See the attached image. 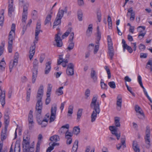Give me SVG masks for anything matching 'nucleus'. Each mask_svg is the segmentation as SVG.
<instances>
[{"label": "nucleus", "instance_id": "4c0bfd02", "mask_svg": "<svg viewBox=\"0 0 152 152\" xmlns=\"http://www.w3.org/2000/svg\"><path fill=\"white\" fill-rule=\"evenodd\" d=\"M64 11L63 10L59 9L56 17L61 19L64 15Z\"/></svg>", "mask_w": 152, "mask_h": 152}, {"label": "nucleus", "instance_id": "f03ea898", "mask_svg": "<svg viewBox=\"0 0 152 152\" xmlns=\"http://www.w3.org/2000/svg\"><path fill=\"white\" fill-rule=\"evenodd\" d=\"M41 25L40 21L38 20L37 22L35 30V39L33 42L34 45L30 47L29 52V57L30 60H32L35 53L36 45L37 43L39 40L38 35L40 32H42V31L41 30Z\"/></svg>", "mask_w": 152, "mask_h": 152}, {"label": "nucleus", "instance_id": "58836bf2", "mask_svg": "<svg viewBox=\"0 0 152 152\" xmlns=\"http://www.w3.org/2000/svg\"><path fill=\"white\" fill-rule=\"evenodd\" d=\"M61 23V19L56 17V20H55L54 22V25L53 26V28H55L56 26H57L59 24H60Z\"/></svg>", "mask_w": 152, "mask_h": 152}, {"label": "nucleus", "instance_id": "37998d69", "mask_svg": "<svg viewBox=\"0 0 152 152\" xmlns=\"http://www.w3.org/2000/svg\"><path fill=\"white\" fill-rule=\"evenodd\" d=\"M108 50L109 55L111 59L112 60L114 55L113 47H112V49H110L109 48H108Z\"/></svg>", "mask_w": 152, "mask_h": 152}, {"label": "nucleus", "instance_id": "052dcab7", "mask_svg": "<svg viewBox=\"0 0 152 152\" xmlns=\"http://www.w3.org/2000/svg\"><path fill=\"white\" fill-rule=\"evenodd\" d=\"M90 91L89 89H86L85 94L86 98H87L89 97L90 95Z\"/></svg>", "mask_w": 152, "mask_h": 152}, {"label": "nucleus", "instance_id": "9d476101", "mask_svg": "<svg viewBox=\"0 0 152 152\" xmlns=\"http://www.w3.org/2000/svg\"><path fill=\"white\" fill-rule=\"evenodd\" d=\"M122 47L123 48V51H125V49L127 50L130 53H132L133 52V50L132 48L128 46L126 43L124 39L122 40Z\"/></svg>", "mask_w": 152, "mask_h": 152}, {"label": "nucleus", "instance_id": "b1692460", "mask_svg": "<svg viewBox=\"0 0 152 152\" xmlns=\"http://www.w3.org/2000/svg\"><path fill=\"white\" fill-rule=\"evenodd\" d=\"M133 148L135 152H140V147L136 141L133 142Z\"/></svg>", "mask_w": 152, "mask_h": 152}, {"label": "nucleus", "instance_id": "aec40b11", "mask_svg": "<svg viewBox=\"0 0 152 152\" xmlns=\"http://www.w3.org/2000/svg\"><path fill=\"white\" fill-rule=\"evenodd\" d=\"M52 62L50 61L47 62L45 64V74H48L51 69V64Z\"/></svg>", "mask_w": 152, "mask_h": 152}, {"label": "nucleus", "instance_id": "9b49d317", "mask_svg": "<svg viewBox=\"0 0 152 152\" xmlns=\"http://www.w3.org/2000/svg\"><path fill=\"white\" fill-rule=\"evenodd\" d=\"M27 7L25 6H24L22 16V22L23 23H25L27 19Z\"/></svg>", "mask_w": 152, "mask_h": 152}, {"label": "nucleus", "instance_id": "6e6d98bb", "mask_svg": "<svg viewBox=\"0 0 152 152\" xmlns=\"http://www.w3.org/2000/svg\"><path fill=\"white\" fill-rule=\"evenodd\" d=\"M74 46V43L73 42H71L69 44L67 48V49L69 50H70L73 49Z\"/></svg>", "mask_w": 152, "mask_h": 152}, {"label": "nucleus", "instance_id": "bf43d9fd", "mask_svg": "<svg viewBox=\"0 0 152 152\" xmlns=\"http://www.w3.org/2000/svg\"><path fill=\"white\" fill-rule=\"evenodd\" d=\"M109 86L112 88H115L116 86L115 82L113 81L110 82L108 83Z\"/></svg>", "mask_w": 152, "mask_h": 152}, {"label": "nucleus", "instance_id": "a18cd8bd", "mask_svg": "<svg viewBox=\"0 0 152 152\" xmlns=\"http://www.w3.org/2000/svg\"><path fill=\"white\" fill-rule=\"evenodd\" d=\"M8 50L10 53L12 52L13 42H8Z\"/></svg>", "mask_w": 152, "mask_h": 152}, {"label": "nucleus", "instance_id": "5fc2aeb1", "mask_svg": "<svg viewBox=\"0 0 152 152\" xmlns=\"http://www.w3.org/2000/svg\"><path fill=\"white\" fill-rule=\"evenodd\" d=\"M152 66V60H149L147 63L146 68L147 69L149 68Z\"/></svg>", "mask_w": 152, "mask_h": 152}, {"label": "nucleus", "instance_id": "6e6552de", "mask_svg": "<svg viewBox=\"0 0 152 152\" xmlns=\"http://www.w3.org/2000/svg\"><path fill=\"white\" fill-rule=\"evenodd\" d=\"M28 127L30 129H31L34 126V122L33 115V111L30 110L28 115Z\"/></svg>", "mask_w": 152, "mask_h": 152}, {"label": "nucleus", "instance_id": "3c124183", "mask_svg": "<svg viewBox=\"0 0 152 152\" xmlns=\"http://www.w3.org/2000/svg\"><path fill=\"white\" fill-rule=\"evenodd\" d=\"M4 50V44H2L0 46V56H1L3 53Z\"/></svg>", "mask_w": 152, "mask_h": 152}, {"label": "nucleus", "instance_id": "39448f33", "mask_svg": "<svg viewBox=\"0 0 152 152\" xmlns=\"http://www.w3.org/2000/svg\"><path fill=\"white\" fill-rule=\"evenodd\" d=\"M145 134L146 135L144 138L146 145V147L147 148H149L151 145L150 140L151 134L150 128L148 126L146 127Z\"/></svg>", "mask_w": 152, "mask_h": 152}, {"label": "nucleus", "instance_id": "f3484780", "mask_svg": "<svg viewBox=\"0 0 152 152\" xmlns=\"http://www.w3.org/2000/svg\"><path fill=\"white\" fill-rule=\"evenodd\" d=\"M43 86L41 85L40 86L38 90L37 97L38 99L41 100L43 95Z\"/></svg>", "mask_w": 152, "mask_h": 152}, {"label": "nucleus", "instance_id": "680f3d73", "mask_svg": "<svg viewBox=\"0 0 152 152\" xmlns=\"http://www.w3.org/2000/svg\"><path fill=\"white\" fill-rule=\"evenodd\" d=\"M63 61V59L62 58V55L59 56V58L58 60V64H60Z\"/></svg>", "mask_w": 152, "mask_h": 152}, {"label": "nucleus", "instance_id": "7ed1b4c3", "mask_svg": "<svg viewBox=\"0 0 152 152\" xmlns=\"http://www.w3.org/2000/svg\"><path fill=\"white\" fill-rule=\"evenodd\" d=\"M22 145L23 152H34V142L30 145L29 139L27 137H23Z\"/></svg>", "mask_w": 152, "mask_h": 152}, {"label": "nucleus", "instance_id": "c9c22d12", "mask_svg": "<svg viewBox=\"0 0 152 152\" xmlns=\"http://www.w3.org/2000/svg\"><path fill=\"white\" fill-rule=\"evenodd\" d=\"M60 140L59 137L58 135H55L51 137L50 140L52 141L57 142Z\"/></svg>", "mask_w": 152, "mask_h": 152}, {"label": "nucleus", "instance_id": "412c9836", "mask_svg": "<svg viewBox=\"0 0 152 152\" xmlns=\"http://www.w3.org/2000/svg\"><path fill=\"white\" fill-rule=\"evenodd\" d=\"M122 101V98L120 96H118L117 97L116 105L117 108L118 110H120L121 109Z\"/></svg>", "mask_w": 152, "mask_h": 152}, {"label": "nucleus", "instance_id": "e2e57ef3", "mask_svg": "<svg viewBox=\"0 0 152 152\" xmlns=\"http://www.w3.org/2000/svg\"><path fill=\"white\" fill-rule=\"evenodd\" d=\"M40 142L39 141L37 142L36 147V150L35 152H40Z\"/></svg>", "mask_w": 152, "mask_h": 152}, {"label": "nucleus", "instance_id": "e433bc0d", "mask_svg": "<svg viewBox=\"0 0 152 152\" xmlns=\"http://www.w3.org/2000/svg\"><path fill=\"white\" fill-rule=\"evenodd\" d=\"M52 87V85L51 84H48L46 95H50Z\"/></svg>", "mask_w": 152, "mask_h": 152}, {"label": "nucleus", "instance_id": "a19ab883", "mask_svg": "<svg viewBox=\"0 0 152 152\" xmlns=\"http://www.w3.org/2000/svg\"><path fill=\"white\" fill-rule=\"evenodd\" d=\"M20 144L19 143H16L15 145L14 152H20Z\"/></svg>", "mask_w": 152, "mask_h": 152}, {"label": "nucleus", "instance_id": "4468645a", "mask_svg": "<svg viewBox=\"0 0 152 152\" xmlns=\"http://www.w3.org/2000/svg\"><path fill=\"white\" fill-rule=\"evenodd\" d=\"M69 128V125L68 124L62 126L58 130L59 133L61 135L64 134L65 133H66L68 131Z\"/></svg>", "mask_w": 152, "mask_h": 152}, {"label": "nucleus", "instance_id": "a878e982", "mask_svg": "<svg viewBox=\"0 0 152 152\" xmlns=\"http://www.w3.org/2000/svg\"><path fill=\"white\" fill-rule=\"evenodd\" d=\"M4 10H1L0 11V26H2L3 24L4 16Z\"/></svg>", "mask_w": 152, "mask_h": 152}, {"label": "nucleus", "instance_id": "cd10ccee", "mask_svg": "<svg viewBox=\"0 0 152 152\" xmlns=\"http://www.w3.org/2000/svg\"><path fill=\"white\" fill-rule=\"evenodd\" d=\"M100 113H98L95 110L93 111L91 115V122H93L95 121L96 118H97V115L98 114H99Z\"/></svg>", "mask_w": 152, "mask_h": 152}, {"label": "nucleus", "instance_id": "4be33fe9", "mask_svg": "<svg viewBox=\"0 0 152 152\" xmlns=\"http://www.w3.org/2000/svg\"><path fill=\"white\" fill-rule=\"evenodd\" d=\"M33 75L32 76V82L34 83L36 81L37 74V69L34 68L32 69Z\"/></svg>", "mask_w": 152, "mask_h": 152}, {"label": "nucleus", "instance_id": "dca6fc26", "mask_svg": "<svg viewBox=\"0 0 152 152\" xmlns=\"http://www.w3.org/2000/svg\"><path fill=\"white\" fill-rule=\"evenodd\" d=\"M42 108V102L41 99H38L36 107V110L38 113L40 114Z\"/></svg>", "mask_w": 152, "mask_h": 152}, {"label": "nucleus", "instance_id": "473e14b6", "mask_svg": "<svg viewBox=\"0 0 152 152\" xmlns=\"http://www.w3.org/2000/svg\"><path fill=\"white\" fill-rule=\"evenodd\" d=\"M78 141L77 140H75L73 145L71 152H76L78 148Z\"/></svg>", "mask_w": 152, "mask_h": 152}, {"label": "nucleus", "instance_id": "79ce46f5", "mask_svg": "<svg viewBox=\"0 0 152 152\" xmlns=\"http://www.w3.org/2000/svg\"><path fill=\"white\" fill-rule=\"evenodd\" d=\"M115 124L116 126L119 127L120 126V118L118 117H116L115 118Z\"/></svg>", "mask_w": 152, "mask_h": 152}, {"label": "nucleus", "instance_id": "7c9ffc66", "mask_svg": "<svg viewBox=\"0 0 152 152\" xmlns=\"http://www.w3.org/2000/svg\"><path fill=\"white\" fill-rule=\"evenodd\" d=\"M107 41L108 42V48L110 49H112L113 45L112 40L110 36L108 35L107 37Z\"/></svg>", "mask_w": 152, "mask_h": 152}, {"label": "nucleus", "instance_id": "c756f323", "mask_svg": "<svg viewBox=\"0 0 152 152\" xmlns=\"http://www.w3.org/2000/svg\"><path fill=\"white\" fill-rule=\"evenodd\" d=\"M121 143L118 144L117 145V148L118 150H119L120 149L121 147L123 148H124L126 147V145L125 144V140L124 139L121 138Z\"/></svg>", "mask_w": 152, "mask_h": 152}, {"label": "nucleus", "instance_id": "423d86ee", "mask_svg": "<svg viewBox=\"0 0 152 152\" xmlns=\"http://www.w3.org/2000/svg\"><path fill=\"white\" fill-rule=\"evenodd\" d=\"M74 65L72 63L69 64L67 66L66 71V75L68 76H73L74 75Z\"/></svg>", "mask_w": 152, "mask_h": 152}, {"label": "nucleus", "instance_id": "0e129e2a", "mask_svg": "<svg viewBox=\"0 0 152 152\" xmlns=\"http://www.w3.org/2000/svg\"><path fill=\"white\" fill-rule=\"evenodd\" d=\"M47 98L46 99L45 104H48L50 102V95H46Z\"/></svg>", "mask_w": 152, "mask_h": 152}, {"label": "nucleus", "instance_id": "49530a36", "mask_svg": "<svg viewBox=\"0 0 152 152\" xmlns=\"http://www.w3.org/2000/svg\"><path fill=\"white\" fill-rule=\"evenodd\" d=\"M31 88H29L27 92L26 100L27 102L29 101L30 99V95L31 93Z\"/></svg>", "mask_w": 152, "mask_h": 152}, {"label": "nucleus", "instance_id": "69168bd1", "mask_svg": "<svg viewBox=\"0 0 152 152\" xmlns=\"http://www.w3.org/2000/svg\"><path fill=\"white\" fill-rule=\"evenodd\" d=\"M143 92L144 93V94L145 95V96L147 97V98L149 99V100L150 101V102L151 103H152V100L151 98L148 95V93L146 91V90H144V91H143Z\"/></svg>", "mask_w": 152, "mask_h": 152}, {"label": "nucleus", "instance_id": "6ab92c4d", "mask_svg": "<svg viewBox=\"0 0 152 152\" xmlns=\"http://www.w3.org/2000/svg\"><path fill=\"white\" fill-rule=\"evenodd\" d=\"M90 76L93 82L96 83L97 82L98 77L97 73L95 70L93 69L91 70Z\"/></svg>", "mask_w": 152, "mask_h": 152}, {"label": "nucleus", "instance_id": "ddd939ff", "mask_svg": "<svg viewBox=\"0 0 152 152\" xmlns=\"http://www.w3.org/2000/svg\"><path fill=\"white\" fill-rule=\"evenodd\" d=\"M8 6V14L9 16H11L12 13L14 10V7H13V0H9Z\"/></svg>", "mask_w": 152, "mask_h": 152}, {"label": "nucleus", "instance_id": "774afa93", "mask_svg": "<svg viewBox=\"0 0 152 152\" xmlns=\"http://www.w3.org/2000/svg\"><path fill=\"white\" fill-rule=\"evenodd\" d=\"M145 33H143V32L140 33L138 34V37L140 39H142L145 35Z\"/></svg>", "mask_w": 152, "mask_h": 152}, {"label": "nucleus", "instance_id": "338daca9", "mask_svg": "<svg viewBox=\"0 0 152 152\" xmlns=\"http://www.w3.org/2000/svg\"><path fill=\"white\" fill-rule=\"evenodd\" d=\"M74 33L73 32H72L71 33L70 35L69 36V40L71 42H73V39L74 38Z\"/></svg>", "mask_w": 152, "mask_h": 152}, {"label": "nucleus", "instance_id": "bb28decb", "mask_svg": "<svg viewBox=\"0 0 152 152\" xmlns=\"http://www.w3.org/2000/svg\"><path fill=\"white\" fill-rule=\"evenodd\" d=\"M4 118V123L5 124V128L7 129L8 126L9 122V116L7 113H5Z\"/></svg>", "mask_w": 152, "mask_h": 152}, {"label": "nucleus", "instance_id": "864d4df0", "mask_svg": "<svg viewBox=\"0 0 152 152\" xmlns=\"http://www.w3.org/2000/svg\"><path fill=\"white\" fill-rule=\"evenodd\" d=\"M65 133L66 138V139L71 138V137L72 136L73 134L72 132H69V131Z\"/></svg>", "mask_w": 152, "mask_h": 152}, {"label": "nucleus", "instance_id": "de8ad7c7", "mask_svg": "<svg viewBox=\"0 0 152 152\" xmlns=\"http://www.w3.org/2000/svg\"><path fill=\"white\" fill-rule=\"evenodd\" d=\"M83 111V109H79L77 112V120H79L81 118L82 115V113Z\"/></svg>", "mask_w": 152, "mask_h": 152}, {"label": "nucleus", "instance_id": "ea45409f", "mask_svg": "<svg viewBox=\"0 0 152 152\" xmlns=\"http://www.w3.org/2000/svg\"><path fill=\"white\" fill-rule=\"evenodd\" d=\"M73 106L72 105H70L68 108L67 115L71 116L73 113Z\"/></svg>", "mask_w": 152, "mask_h": 152}, {"label": "nucleus", "instance_id": "a211bd4d", "mask_svg": "<svg viewBox=\"0 0 152 152\" xmlns=\"http://www.w3.org/2000/svg\"><path fill=\"white\" fill-rule=\"evenodd\" d=\"M135 110L138 114L140 115V116H138L139 118H143L144 117V115L142 110L138 105L135 106Z\"/></svg>", "mask_w": 152, "mask_h": 152}, {"label": "nucleus", "instance_id": "1a4fd4ad", "mask_svg": "<svg viewBox=\"0 0 152 152\" xmlns=\"http://www.w3.org/2000/svg\"><path fill=\"white\" fill-rule=\"evenodd\" d=\"M109 129L112 134L115 135L117 137L118 140H119L120 137V134L117 133V128L115 126H110Z\"/></svg>", "mask_w": 152, "mask_h": 152}, {"label": "nucleus", "instance_id": "2eb2a0df", "mask_svg": "<svg viewBox=\"0 0 152 152\" xmlns=\"http://www.w3.org/2000/svg\"><path fill=\"white\" fill-rule=\"evenodd\" d=\"M0 102L1 104L3 107H4L5 103V92L4 91H2L0 89Z\"/></svg>", "mask_w": 152, "mask_h": 152}, {"label": "nucleus", "instance_id": "f704fd0d", "mask_svg": "<svg viewBox=\"0 0 152 152\" xmlns=\"http://www.w3.org/2000/svg\"><path fill=\"white\" fill-rule=\"evenodd\" d=\"M72 29V28L71 27H69L66 30V31L62 36V38L64 39L65 37H67L68 36L69 34L71 32Z\"/></svg>", "mask_w": 152, "mask_h": 152}, {"label": "nucleus", "instance_id": "13d9d810", "mask_svg": "<svg viewBox=\"0 0 152 152\" xmlns=\"http://www.w3.org/2000/svg\"><path fill=\"white\" fill-rule=\"evenodd\" d=\"M145 27L143 26H139L137 28V30L140 33H141L145 31Z\"/></svg>", "mask_w": 152, "mask_h": 152}, {"label": "nucleus", "instance_id": "f257e3e1", "mask_svg": "<svg viewBox=\"0 0 152 152\" xmlns=\"http://www.w3.org/2000/svg\"><path fill=\"white\" fill-rule=\"evenodd\" d=\"M56 105L54 104L51 107L50 116L49 113H48L45 115L43 120H41L39 119H37V121L38 124L41 125L42 127H44L47 125L49 120V123L54 121L56 118Z\"/></svg>", "mask_w": 152, "mask_h": 152}, {"label": "nucleus", "instance_id": "20e7f679", "mask_svg": "<svg viewBox=\"0 0 152 152\" xmlns=\"http://www.w3.org/2000/svg\"><path fill=\"white\" fill-rule=\"evenodd\" d=\"M98 96L97 95H94L92 99L90 104L91 107L93 108L94 110L96 111L98 113H100V110L99 108L100 103L98 100Z\"/></svg>", "mask_w": 152, "mask_h": 152}, {"label": "nucleus", "instance_id": "4d7b16f0", "mask_svg": "<svg viewBox=\"0 0 152 152\" xmlns=\"http://www.w3.org/2000/svg\"><path fill=\"white\" fill-rule=\"evenodd\" d=\"M105 68L107 74L108 78V79H110L111 77L110 70L108 67L107 66H105Z\"/></svg>", "mask_w": 152, "mask_h": 152}, {"label": "nucleus", "instance_id": "09e8293b", "mask_svg": "<svg viewBox=\"0 0 152 152\" xmlns=\"http://www.w3.org/2000/svg\"><path fill=\"white\" fill-rule=\"evenodd\" d=\"M80 129L78 127H75L73 129V133L76 134H78L80 132Z\"/></svg>", "mask_w": 152, "mask_h": 152}, {"label": "nucleus", "instance_id": "2f4dec72", "mask_svg": "<svg viewBox=\"0 0 152 152\" xmlns=\"http://www.w3.org/2000/svg\"><path fill=\"white\" fill-rule=\"evenodd\" d=\"M64 88L63 86H61L57 89L56 91V94L58 96H60L63 94V89Z\"/></svg>", "mask_w": 152, "mask_h": 152}, {"label": "nucleus", "instance_id": "c03bdc74", "mask_svg": "<svg viewBox=\"0 0 152 152\" xmlns=\"http://www.w3.org/2000/svg\"><path fill=\"white\" fill-rule=\"evenodd\" d=\"M7 137L6 132L5 130L2 131L1 134V140L3 141L6 139Z\"/></svg>", "mask_w": 152, "mask_h": 152}, {"label": "nucleus", "instance_id": "5701e85b", "mask_svg": "<svg viewBox=\"0 0 152 152\" xmlns=\"http://www.w3.org/2000/svg\"><path fill=\"white\" fill-rule=\"evenodd\" d=\"M18 61L16 60H14L13 61H11L9 64V69L10 72L12 71V69L13 67L16 66L18 63Z\"/></svg>", "mask_w": 152, "mask_h": 152}, {"label": "nucleus", "instance_id": "c85d7f7f", "mask_svg": "<svg viewBox=\"0 0 152 152\" xmlns=\"http://www.w3.org/2000/svg\"><path fill=\"white\" fill-rule=\"evenodd\" d=\"M6 66V64L3 58L0 62V69L2 71H4Z\"/></svg>", "mask_w": 152, "mask_h": 152}, {"label": "nucleus", "instance_id": "603ef678", "mask_svg": "<svg viewBox=\"0 0 152 152\" xmlns=\"http://www.w3.org/2000/svg\"><path fill=\"white\" fill-rule=\"evenodd\" d=\"M107 21L108 23V26L109 28H111L112 26V22L111 17L108 16Z\"/></svg>", "mask_w": 152, "mask_h": 152}, {"label": "nucleus", "instance_id": "72a5a7b5", "mask_svg": "<svg viewBox=\"0 0 152 152\" xmlns=\"http://www.w3.org/2000/svg\"><path fill=\"white\" fill-rule=\"evenodd\" d=\"M51 17L52 15L51 14H48L47 15L45 21V25L49 23L51 25L50 21Z\"/></svg>", "mask_w": 152, "mask_h": 152}, {"label": "nucleus", "instance_id": "0eeeda50", "mask_svg": "<svg viewBox=\"0 0 152 152\" xmlns=\"http://www.w3.org/2000/svg\"><path fill=\"white\" fill-rule=\"evenodd\" d=\"M15 24H12L11 27V30L8 36V42H13L15 39Z\"/></svg>", "mask_w": 152, "mask_h": 152}, {"label": "nucleus", "instance_id": "f8f14e48", "mask_svg": "<svg viewBox=\"0 0 152 152\" xmlns=\"http://www.w3.org/2000/svg\"><path fill=\"white\" fill-rule=\"evenodd\" d=\"M61 34L58 33L56 35L55 37V40L56 43V45L57 47H60L62 45V42L60 38Z\"/></svg>", "mask_w": 152, "mask_h": 152}, {"label": "nucleus", "instance_id": "8fccbe9b", "mask_svg": "<svg viewBox=\"0 0 152 152\" xmlns=\"http://www.w3.org/2000/svg\"><path fill=\"white\" fill-rule=\"evenodd\" d=\"M100 84L101 86L102 89H107V85L104 82L103 80H101Z\"/></svg>", "mask_w": 152, "mask_h": 152}, {"label": "nucleus", "instance_id": "393cba45", "mask_svg": "<svg viewBox=\"0 0 152 152\" xmlns=\"http://www.w3.org/2000/svg\"><path fill=\"white\" fill-rule=\"evenodd\" d=\"M93 25L89 24L86 31V34L87 36H90L93 30Z\"/></svg>", "mask_w": 152, "mask_h": 152}]
</instances>
